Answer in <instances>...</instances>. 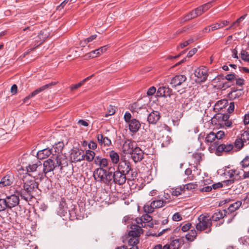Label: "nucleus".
<instances>
[{"mask_svg":"<svg viewBox=\"0 0 249 249\" xmlns=\"http://www.w3.org/2000/svg\"><path fill=\"white\" fill-rule=\"evenodd\" d=\"M23 181L22 187L19 190L16 189V192L22 199L26 201H31L36 193L38 184L34 178L28 179L25 178Z\"/></svg>","mask_w":249,"mask_h":249,"instance_id":"1","label":"nucleus"},{"mask_svg":"<svg viewBox=\"0 0 249 249\" xmlns=\"http://www.w3.org/2000/svg\"><path fill=\"white\" fill-rule=\"evenodd\" d=\"M127 178L126 175L111 166L107 168V173L100 182L107 186H111L113 183L122 185L125 183Z\"/></svg>","mask_w":249,"mask_h":249,"instance_id":"2","label":"nucleus"},{"mask_svg":"<svg viewBox=\"0 0 249 249\" xmlns=\"http://www.w3.org/2000/svg\"><path fill=\"white\" fill-rule=\"evenodd\" d=\"M109 160L101 156H96L94 163L95 165L99 166L98 168L95 169L93 172V177L95 180L100 182L105 175L107 173V169Z\"/></svg>","mask_w":249,"mask_h":249,"instance_id":"3","label":"nucleus"},{"mask_svg":"<svg viewBox=\"0 0 249 249\" xmlns=\"http://www.w3.org/2000/svg\"><path fill=\"white\" fill-rule=\"evenodd\" d=\"M131 229L132 230L128 232L123 242L127 243L129 246H132V249H139L137 244L139 243V237L142 229L137 225H132Z\"/></svg>","mask_w":249,"mask_h":249,"instance_id":"4","label":"nucleus"},{"mask_svg":"<svg viewBox=\"0 0 249 249\" xmlns=\"http://www.w3.org/2000/svg\"><path fill=\"white\" fill-rule=\"evenodd\" d=\"M116 169L126 175L128 178L132 180H134L137 176V173L131 167L130 162L123 158H121Z\"/></svg>","mask_w":249,"mask_h":249,"instance_id":"5","label":"nucleus"},{"mask_svg":"<svg viewBox=\"0 0 249 249\" xmlns=\"http://www.w3.org/2000/svg\"><path fill=\"white\" fill-rule=\"evenodd\" d=\"M198 223L196 225V228L198 231H203L206 230L205 232L209 233L212 231L211 218L207 213L206 215L201 214L198 217Z\"/></svg>","mask_w":249,"mask_h":249,"instance_id":"6","label":"nucleus"},{"mask_svg":"<svg viewBox=\"0 0 249 249\" xmlns=\"http://www.w3.org/2000/svg\"><path fill=\"white\" fill-rule=\"evenodd\" d=\"M214 144L216 148L215 154L217 156L221 155V153L223 152L226 154L230 153V152L233 150L234 147L233 145L232 144L228 143L226 144L220 143V142L218 141H215Z\"/></svg>","mask_w":249,"mask_h":249,"instance_id":"7","label":"nucleus"},{"mask_svg":"<svg viewBox=\"0 0 249 249\" xmlns=\"http://www.w3.org/2000/svg\"><path fill=\"white\" fill-rule=\"evenodd\" d=\"M167 203V201L162 199H155L153 200L149 206H145L144 207L145 212L148 213H152L155 209H158L164 206Z\"/></svg>","mask_w":249,"mask_h":249,"instance_id":"8","label":"nucleus"},{"mask_svg":"<svg viewBox=\"0 0 249 249\" xmlns=\"http://www.w3.org/2000/svg\"><path fill=\"white\" fill-rule=\"evenodd\" d=\"M194 74L197 77L199 82H204L207 80L208 76V69L206 67L198 68L195 70Z\"/></svg>","mask_w":249,"mask_h":249,"instance_id":"9","label":"nucleus"},{"mask_svg":"<svg viewBox=\"0 0 249 249\" xmlns=\"http://www.w3.org/2000/svg\"><path fill=\"white\" fill-rule=\"evenodd\" d=\"M19 196H20L17 194L15 192V194L6 196L5 199L6 201L8 208L11 209L17 206L19 204Z\"/></svg>","mask_w":249,"mask_h":249,"instance_id":"10","label":"nucleus"},{"mask_svg":"<svg viewBox=\"0 0 249 249\" xmlns=\"http://www.w3.org/2000/svg\"><path fill=\"white\" fill-rule=\"evenodd\" d=\"M144 153L140 147L136 146L130 155L134 162L137 163L142 160Z\"/></svg>","mask_w":249,"mask_h":249,"instance_id":"11","label":"nucleus"},{"mask_svg":"<svg viewBox=\"0 0 249 249\" xmlns=\"http://www.w3.org/2000/svg\"><path fill=\"white\" fill-rule=\"evenodd\" d=\"M56 84V82H52L51 83H50L49 84H46L37 89L35 90L34 91H33L32 93H31L28 96L26 97L23 100V102L25 103L27 100L29 99L30 98L34 97V96L39 94V93L41 92L42 91L45 90V89L50 88L52 86H54Z\"/></svg>","mask_w":249,"mask_h":249,"instance_id":"12","label":"nucleus"},{"mask_svg":"<svg viewBox=\"0 0 249 249\" xmlns=\"http://www.w3.org/2000/svg\"><path fill=\"white\" fill-rule=\"evenodd\" d=\"M230 118V115L227 114L221 113L216 114L212 119V123L214 124L221 125L225 121H227Z\"/></svg>","mask_w":249,"mask_h":249,"instance_id":"13","label":"nucleus"},{"mask_svg":"<svg viewBox=\"0 0 249 249\" xmlns=\"http://www.w3.org/2000/svg\"><path fill=\"white\" fill-rule=\"evenodd\" d=\"M43 167V172L45 175L49 172L53 171L56 168V165H54V161L52 159V157L44 161Z\"/></svg>","mask_w":249,"mask_h":249,"instance_id":"14","label":"nucleus"},{"mask_svg":"<svg viewBox=\"0 0 249 249\" xmlns=\"http://www.w3.org/2000/svg\"><path fill=\"white\" fill-rule=\"evenodd\" d=\"M135 143V142L126 139L122 146L123 152L125 154H130L136 147V145H134Z\"/></svg>","mask_w":249,"mask_h":249,"instance_id":"15","label":"nucleus"},{"mask_svg":"<svg viewBox=\"0 0 249 249\" xmlns=\"http://www.w3.org/2000/svg\"><path fill=\"white\" fill-rule=\"evenodd\" d=\"M157 135H158V140L159 143H160L161 147L168 146L171 141V138L166 133L160 132Z\"/></svg>","mask_w":249,"mask_h":249,"instance_id":"16","label":"nucleus"},{"mask_svg":"<svg viewBox=\"0 0 249 249\" xmlns=\"http://www.w3.org/2000/svg\"><path fill=\"white\" fill-rule=\"evenodd\" d=\"M186 79V77L184 75H176L171 79L170 84L172 85V88H176L181 85Z\"/></svg>","mask_w":249,"mask_h":249,"instance_id":"17","label":"nucleus"},{"mask_svg":"<svg viewBox=\"0 0 249 249\" xmlns=\"http://www.w3.org/2000/svg\"><path fill=\"white\" fill-rule=\"evenodd\" d=\"M72 162H77L84 160V151L81 149H75L71 154Z\"/></svg>","mask_w":249,"mask_h":249,"instance_id":"18","label":"nucleus"},{"mask_svg":"<svg viewBox=\"0 0 249 249\" xmlns=\"http://www.w3.org/2000/svg\"><path fill=\"white\" fill-rule=\"evenodd\" d=\"M172 89L168 87H160L157 90V95L158 97H170L172 95Z\"/></svg>","mask_w":249,"mask_h":249,"instance_id":"19","label":"nucleus"},{"mask_svg":"<svg viewBox=\"0 0 249 249\" xmlns=\"http://www.w3.org/2000/svg\"><path fill=\"white\" fill-rule=\"evenodd\" d=\"M170 240V244H168L170 249H180L181 245L184 244L182 238L175 239L174 237H171Z\"/></svg>","mask_w":249,"mask_h":249,"instance_id":"20","label":"nucleus"},{"mask_svg":"<svg viewBox=\"0 0 249 249\" xmlns=\"http://www.w3.org/2000/svg\"><path fill=\"white\" fill-rule=\"evenodd\" d=\"M14 177L12 174H7L3 177L0 181V187L11 185L14 181Z\"/></svg>","mask_w":249,"mask_h":249,"instance_id":"21","label":"nucleus"},{"mask_svg":"<svg viewBox=\"0 0 249 249\" xmlns=\"http://www.w3.org/2000/svg\"><path fill=\"white\" fill-rule=\"evenodd\" d=\"M160 118V112L157 111H153L148 115L147 119L149 124H155Z\"/></svg>","mask_w":249,"mask_h":249,"instance_id":"22","label":"nucleus"},{"mask_svg":"<svg viewBox=\"0 0 249 249\" xmlns=\"http://www.w3.org/2000/svg\"><path fill=\"white\" fill-rule=\"evenodd\" d=\"M128 124L129 129L132 133L137 132L140 129L141 125L139 120L134 118H133Z\"/></svg>","mask_w":249,"mask_h":249,"instance_id":"23","label":"nucleus"},{"mask_svg":"<svg viewBox=\"0 0 249 249\" xmlns=\"http://www.w3.org/2000/svg\"><path fill=\"white\" fill-rule=\"evenodd\" d=\"M243 94V89H238L233 87L231 88V91L228 94V96L231 100H233L239 98Z\"/></svg>","mask_w":249,"mask_h":249,"instance_id":"24","label":"nucleus"},{"mask_svg":"<svg viewBox=\"0 0 249 249\" xmlns=\"http://www.w3.org/2000/svg\"><path fill=\"white\" fill-rule=\"evenodd\" d=\"M52 154H53L52 149L47 148L38 151L37 153V158L39 160L46 159Z\"/></svg>","mask_w":249,"mask_h":249,"instance_id":"25","label":"nucleus"},{"mask_svg":"<svg viewBox=\"0 0 249 249\" xmlns=\"http://www.w3.org/2000/svg\"><path fill=\"white\" fill-rule=\"evenodd\" d=\"M228 212L226 210L223 211H218L214 213L211 217V221H217L219 220L220 219L223 218L225 216L227 215Z\"/></svg>","mask_w":249,"mask_h":249,"instance_id":"26","label":"nucleus"},{"mask_svg":"<svg viewBox=\"0 0 249 249\" xmlns=\"http://www.w3.org/2000/svg\"><path fill=\"white\" fill-rule=\"evenodd\" d=\"M59 207L60 209L59 211V213L62 214L63 216H65V214L67 213L68 208L66 200L64 198L61 199L59 205Z\"/></svg>","mask_w":249,"mask_h":249,"instance_id":"27","label":"nucleus"},{"mask_svg":"<svg viewBox=\"0 0 249 249\" xmlns=\"http://www.w3.org/2000/svg\"><path fill=\"white\" fill-rule=\"evenodd\" d=\"M95 157V152L89 149L86 150L85 153L84 152V160H86L89 162L94 160Z\"/></svg>","mask_w":249,"mask_h":249,"instance_id":"28","label":"nucleus"},{"mask_svg":"<svg viewBox=\"0 0 249 249\" xmlns=\"http://www.w3.org/2000/svg\"><path fill=\"white\" fill-rule=\"evenodd\" d=\"M42 167V163L38 160L36 163L33 164H29L26 167V170L27 172H34L37 171V168H41Z\"/></svg>","mask_w":249,"mask_h":249,"instance_id":"29","label":"nucleus"},{"mask_svg":"<svg viewBox=\"0 0 249 249\" xmlns=\"http://www.w3.org/2000/svg\"><path fill=\"white\" fill-rule=\"evenodd\" d=\"M109 157L113 164H118L119 161L120 157L119 154L114 150H111L109 153Z\"/></svg>","mask_w":249,"mask_h":249,"instance_id":"30","label":"nucleus"},{"mask_svg":"<svg viewBox=\"0 0 249 249\" xmlns=\"http://www.w3.org/2000/svg\"><path fill=\"white\" fill-rule=\"evenodd\" d=\"M139 220L143 221V223L144 224V225H143V223H141L142 226L143 227H144L146 226L145 223H148V224H147V225L149 226V227H153V223H150L151 222V221L152 220V218L151 216H150L148 214H145L143 215L142 216V218L139 219Z\"/></svg>","mask_w":249,"mask_h":249,"instance_id":"31","label":"nucleus"},{"mask_svg":"<svg viewBox=\"0 0 249 249\" xmlns=\"http://www.w3.org/2000/svg\"><path fill=\"white\" fill-rule=\"evenodd\" d=\"M64 147V144L63 142H59L53 145V148L54 150L55 154L54 155H61L62 150Z\"/></svg>","mask_w":249,"mask_h":249,"instance_id":"32","label":"nucleus"},{"mask_svg":"<svg viewBox=\"0 0 249 249\" xmlns=\"http://www.w3.org/2000/svg\"><path fill=\"white\" fill-rule=\"evenodd\" d=\"M230 22L227 20H223L215 24L211 25L212 30H216L220 28H223L224 26L229 24Z\"/></svg>","mask_w":249,"mask_h":249,"instance_id":"33","label":"nucleus"},{"mask_svg":"<svg viewBox=\"0 0 249 249\" xmlns=\"http://www.w3.org/2000/svg\"><path fill=\"white\" fill-rule=\"evenodd\" d=\"M242 205V202L240 201H237L235 203L231 204L228 209L227 212H229L231 214L234 212L236 210L238 209Z\"/></svg>","mask_w":249,"mask_h":249,"instance_id":"34","label":"nucleus"},{"mask_svg":"<svg viewBox=\"0 0 249 249\" xmlns=\"http://www.w3.org/2000/svg\"><path fill=\"white\" fill-rule=\"evenodd\" d=\"M53 155L52 159L53 158V160L56 161V162H54V165H56V168L60 167V169H62L63 167L62 165V157L61 155H54V154H53Z\"/></svg>","mask_w":249,"mask_h":249,"instance_id":"35","label":"nucleus"},{"mask_svg":"<svg viewBox=\"0 0 249 249\" xmlns=\"http://www.w3.org/2000/svg\"><path fill=\"white\" fill-rule=\"evenodd\" d=\"M71 207L72 208L71 209H68L67 211V212L69 213V214L70 215V219L72 220L74 219H79L78 215L77 214L76 212L75 206H71Z\"/></svg>","mask_w":249,"mask_h":249,"instance_id":"36","label":"nucleus"},{"mask_svg":"<svg viewBox=\"0 0 249 249\" xmlns=\"http://www.w3.org/2000/svg\"><path fill=\"white\" fill-rule=\"evenodd\" d=\"M93 75H94V74H92V75L85 78L84 79H83L82 81L79 82L78 83L74 84V85H72L70 87L71 90H75V89H77L78 88H80V87H81L86 81L90 79Z\"/></svg>","mask_w":249,"mask_h":249,"instance_id":"37","label":"nucleus"},{"mask_svg":"<svg viewBox=\"0 0 249 249\" xmlns=\"http://www.w3.org/2000/svg\"><path fill=\"white\" fill-rule=\"evenodd\" d=\"M192 157L194 159V162L196 164L194 168L197 169V166L200 164V161L202 160V154L200 153H196L193 154Z\"/></svg>","mask_w":249,"mask_h":249,"instance_id":"38","label":"nucleus"},{"mask_svg":"<svg viewBox=\"0 0 249 249\" xmlns=\"http://www.w3.org/2000/svg\"><path fill=\"white\" fill-rule=\"evenodd\" d=\"M245 141L242 138H237L234 142V147L238 150L241 149L244 145V143H246Z\"/></svg>","mask_w":249,"mask_h":249,"instance_id":"39","label":"nucleus"},{"mask_svg":"<svg viewBox=\"0 0 249 249\" xmlns=\"http://www.w3.org/2000/svg\"><path fill=\"white\" fill-rule=\"evenodd\" d=\"M197 235L196 231L195 230H192L186 235V239L189 241H193L196 238Z\"/></svg>","mask_w":249,"mask_h":249,"instance_id":"40","label":"nucleus"},{"mask_svg":"<svg viewBox=\"0 0 249 249\" xmlns=\"http://www.w3.org/2000/svg\"><path fill=\"white\" fill-rule=\"evenodd\" d=\"M215 140V134L213 132H211L208 134L205 139V142L207 143H211Z\"/></svg>","mask_w":249,"mask_h":249,"instance_id":"41","label":"nucleus"},{"mask_svg":"<svg viewBox=\"0 0 249 249\" xmlns=\"http://www.w3.org/2000/svg\"><path fill=\"white\" fill-rule=\"evenodd\" d=\"M231 173H233L234 175V178L233 179L235 181H239L243 179V176L240 175V172L237 169H231Z\"/></svg>","mask_w":249,"mask_h":249,"instance_id":"42","label":"nucleus"},{"mask_svg":"<svg viewBox=\"0 0 249 249\" xmlns=\"http://www.w3.org/2000/svg\"><path fill=\"white\" fill-rule=\"evenodd\" d=\"M96 37H97L96 35H92V36H90L89 37H88L87 38L84 39L83 41H81L80 44L82 45V46L83 47H84L85 45L87 44L88 43L93 41Z\"/></svg>","mask_w":249,"mask_h":249,"instance_id":"43","label":"nucleus"},{"mask_svg":"<svg viewBox=\"0 0 249 249\" xmlns=\"http://www.w3.org/2000/svg\"><path fill=\"white\" fill-rule=\"evenodd\" d=\"M184 188L183 187H178L176 188L174 190H173L171 194L173 196H178L179 195H181L182 193L184 192Z\"/></svg>","mask_w":249,"mask_h":249,"instance_id":"44","label":"nucleus"},{"mask_svg":"<svg viewBox=\"0 0 249 249\" xmlns=\"http://www.w3.org/2000/svg\"><path fill=\"white\" fill-rule=\"evenodd\" d=\"M196 17V15L193 10L184 17L183 20L184 21H187L190 19L195 18Z\"/></svg>","mask_w":249,"mask_h":249,"instance_id":"45","label":"nucleus"},{"mask_svg":"<svg viewBox=\"0 0 249 249\" xmlns=\"http://www.w3.org/2000/svg\"><path fill=\"white\" fill-rule=\"evenodd\" d=\"M228 105L227 100H219L215 104V106L218 107L219 109H222Z\"/></svg>","mask_w":249,"mask_h":249,"instance_id":"46","label":"nucleus"},{"mask_svg":"<svg viewBox=\"0 0 249 249\" xmlns=\"http://www.w3.org/2000/svg\"><path fill=\"white\" fill-rule=\"evenodd\" d=\"M107 113L105 114V117H107L109 116H111L114 115L116 112V110L115 109V107H113L112 105H109L107 107Z\"/></svg>","mask_w":249,"mask_h":249,"instance_id":"47","label":"nucleus"},{"mask_svg":"<svg viewBox=\"0 0 249 249\" xmlns=\"http://www.w3.org/2000/svg\"><path fill=\"white\" fill-rule=\"evenodd\" d=\"M240 164L243 168L249 167V156H246L241 162Z\"/></svg>","mask_w":249,"mask_h":249,"instance_id":"48","label":"nucleus"},{"mask_svg":"<svg viewBox=\"0 0 249 249\" xmlns=\"http://www.w3.org/2000/svg\"><path fill=\"white\" fill-rule=\"evenodd\" d=\"M241 57L244 61L249 62V54L245 50L241 51Z\"/></svg>","mask_w":249,"mask_h":249,"instance_id":"49","label":"nucleus"},{"mask_svg":"<svg viewBox=\"0 0 249 249\" xmlns=\"http://www.w3.org/2000/svg\"><path fill=\"white\" fill-rule=\"evenodd\" d=\"M8 208L5 199H0V212Z\"/></svg>","mask_w":249,"mask_h":249,"instance_id":"50","label":"nucleus"},{"mask_svg":"<svg viewBox=\"0 0 249 249\" xmlns=\"http://www.w3.org/2000/svg\"><path fill=\"white\" fill-rule=\"evenodd\" d=\"M197 187V185L196 183H190L186 184L183 186V188H184V190L185 189L187 190H192L193 189L196 188Z\"/></svg>","mask_w":249,"mask_h":249,"instance_id":"51","label":"nucleus"},{"mask_svg":"<svg viewBox=\"0 0 249 249\" xmlns=\"http://www.w3.org/2000/svg\"><path fill=\"white\" fill-rule=\"evenodd\" d=\"M241 137H243V139L247 142L249 141V127L247 128V130L244 131V133L241 134ZM249 143V142H248Z\"/></svg>","mask_w":249,"mask_h":249,"instance_id":"52","label":"nucleus"},{"mask_svg":"<svg viewBox=\"0 0 249 249\" xmlns=\"http://www.w3.org/2000/svg\"><path fill=\"white\" fill-rule=\"evenodd\" d=\"M100 54L99 53V52L97 51V50H95L90 52V53H87L86 56H87L89 58H95Z\"/></svg>","mask_w":249,"mask_h":249,"instance_id":"53","label":"nucleus"},{"mask_svg":"<svg viewBox=\"0 0 249 249\" xmlns=\"http://www.w3.org/2000/svg\"><path fill=\"white\" fill-rule=\"evenodd\" d=\"M43 33L42 31H40V32L39 33L38 35V37L40 39V42L39 44H35V46H36V47H37L44 42L45 38H46V36L43 37Z\"/></svg>","mask_w":249,"mask_h":249,"instance_id":"54","label":"nucleus"},{"mask_svg":"<svg viewBox=\"0 0 249 249\" xmlns=\"http://www.w3.org/2000/svg\"><path fill=\"white\" fill-rule=\"evenodd\" d=\"M193 11L196 14V17L201 15L204 12H205L202 6L196 8Z\"/></svg>","mask_w":249,"mask_h":249,"instance_id":"55","label":"nucleus"},{"mask_svg":"<svg viewBox=\"0 0 249 249\" xmlns=\"http://www.w3.org/2000/svg\"><path fill=\"white\" fill-rule=\"evenodd\" d=\"M215 134V139H217L218 142L221 139H222L225 135V132L223 131H218Z\"/></svg>","mask_w":249,"mask_h":249,"instance_id":"56","label":"nucleus"},{"mask_svg":"<svg viewBox=\"0 0 249 249\" xmlns=\"http://www.w3.org/2000/svg\"><path fill=\"white\" fill-rule=\"evenodd\" d=\"M214 2V1L212 0L201 5L202 6V8H203L204 12L206 11L209 9H210L213 5V3Z\"/></svg>","mask_w":249,"mask_h":249,"instance_id":"57","label":"nucleus"},{"mask_svg":"<svg viewBox=\"0 0 249 249\" xmlns=\"http://www.w3.org/2000/svg\"><path fill=\"white\" fill-rule=\"evenodd\" d=\"M236 75L235 73H230L225 76L224 79L231 82L234 80L236 78Z\"/></svg>","mask_w":249,"mask_h":249,"instance_id":"58","label":"nucleus"},{"mask_svg":"<svg viewBox=\"0 0 249 249\" xmlns=\"http://www.w3.org/2000/svg\"><path fill=\"white\" fill-rule=\"evenodd\" d=\"M132 116L130 113L129 112H126L124 115V121L127 123V124L130 122L132 119H131Z\"/></svg>","mask_w":249,"mask_h":249,"instance_id":"59","label":"nucleus"},{"mask_svg":"<svg viewBox=\"0 0 249 249\" xmlns=\"http://www.w3.org/2000/svg\"><path fill=\"white\" fill-rule=\"evenodd\" d=\"M193 42H194L193 38H190V39H188V40L185 41H184L183 43H181L180 44V48L181 49H183V48H184L185 47L187 46L189 44L193 43Z\"/></svg>","mask_w":249,"mask_h":249,"instance_id":"60","label":"nucleus"},{"mask_svg":"<svg viewBox=\"0 0 249 249\" xmlns=\"http://www.w3.org/2000/svg\"><path fill=\"white\" fill-rule=\"evenodd\" d=\"M153 249H170L168 244H167L162 246L161 244H158L155 245Z\"/></svg>","mask_w":249,"mask_h":249,"instance_id":"61","label":"nucleus"},{"mask_svg":"<svg viewBox=\"0 0 249 249\" xmlns=\"http://www.w3.org/2000/svg\"><path fill=\"white\" fill-rule=\"evenodd\" d=\"M156 91V89L155 87H151L147 91V95L148 96L153 95Z\"/></svg>","mask_w":249,"mask_h":249,"instance_id":"62","label":"nucleus"},{"mask_svg":"<svg viewBox=\"0 0 249 249\" xmlns=\"http://www.w3.org/2000/svg\"><path fill=\"white\" fill-rule=\"evenodd\" d=\"M172 219L174 221H178L182 219V217L178 213H176L173 215Z\"/></svg>","mask_w":249,"mask_h":249,"instance_id":"63","label":"nucleus"},{"mask_svg":"<svg viewBox=\"0 0 249 249\" xmlns=\"http://www.w3.org/2000/svg\"><path fill=\"white\" fill-rule=\"evenodd\" d=\"M103 140L104 146H108L111 144V141L108 137L104 136Z\"/></svg>","mask_w":249,"mask_h":249,"instance_id":"64","label":"nucleus"}]
</instances>
